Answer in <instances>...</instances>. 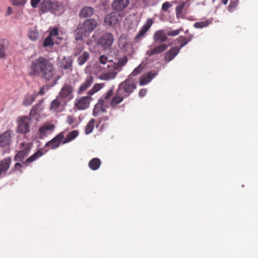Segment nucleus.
Masks as SVG:
<instances>
[{
  "label": "nucleus",
  "mask_w": 258,
  "mask_h": 258,
  "mask_svg": "<svg viewBox=\"0 0 258 258\" xmlns=\"http://www.w3.org/2000/svg\"><path fill=\"white\" fill-rule=\"evenodd\" d=\"M28 73L32 77H40L46 81L53 80L52 86L55 85L59 79V76H55V70L53 63L43 56L31 62Z\"/></svg>",
  "instance_id": "1"
},
{
  "label": "nucleus",
  "mask_w": 258,
  "mask_h": 258,
  "mask_svg": "<svg viewBox=\"0 0 258 258\" xmlns=\"http://www.w3.org/2000/svg\"><path fill=\"white\" fill-rule=\"evenodd\" d=\"M97 21L92 18L84 21L78 24L75 31V39L77 41L82 40L87 37L97 27Z\"/></svg>",
  "instance_id": "2"
},
{
  "label": "nucleus",
  "mask_w": 258,
  "mask_h": 258,
  "mask_svg": "<svg viewBox=\"0 0 258 258\" xmlns=\"http://www.w3.org/2000/svg\"><path fill=\"white\" fill-rule=\"evenodd\" d=\"M127 61V58L124 56L123 59H119L117 62H110L107 66V72L101 75L99 79L102 80L109 81L114 79L117 74L119 72L123 66Z\"/></svg>",
  "instance_id": "3"
},
{
  "label": "nucleus",
  "mask_w": 258,
  "mask_h": 258,
  "mask_svg": "<svg viewBox=\"0 0 258 258\" xmlns=\"http://www.w3.org/2000/svg\"><path fill=\"white\" fill-rule=\"evenodd\" d=\"M32 119L27 116H20L17 118L16 132L26 135L30 132V122Z\"/></svg>",
  "instance_id": "4"
},
{
  "label": "nucleus",
  "mask_w": 258,
  "mask_h": 258,
  "mask_svg": "<svg viewBox=\"0 0 258 258\" xmlns=\"http://www.w3.org/2000/svg\"><path fill=\"white\" fill-rule=\"evenodd\" d=\"M117 89L119 90V91L123 93L125 97H127L136 89V85L135 81L128 77L119 84Z\"/></svg>",
  "instance_id": "5"
},
{
  "label": "nucleus",
  "mask_w": 258,
  "mask_h": 258,
  "mask_svg": "<svg viewBox=\"0 0 258 258\" xmlns=\"http://www.w3.org/2000/svg\"><path fill=\"white\" fill-rule=\"evenodd\" d=\"M114 41L112 34L107 32L102 35L98 40V44L100 45L104 49H109Z\"/></svg>",
  "instance_id": "6"
},
{
  "label": "nucleus",
  "mask_w": 258,
  "mask_h": 258,
  "mask_svg": "<svg viewBox=\"0 0 258 258\" xmlns=\"http://www.w3.org/2000/svg\"><path fill=\"white\" fill-rule=\"evenodd\" d=\"M14 132L12 130H8L0 135V147H9L12 143V138Z\"/></svg>",
  "instance_id": "7"
},
{
  "label": "nucleus",
  "mask_w": 258,
  "mask_h": 258,
  "mask_svg": "<svg viewBox=\"0 0 258 258\" xmlns=\"http://www.w3.org/2000/svg\"><path fill=\"white\" fill-rule=\"evenodd\" d=\"M64 138V132H61L57 135L54 137L52 139L47 142L45 146L49 147L50 149H55L57 148L59 145L62 144V139Z\"/></svg>",
  "instance_id": "8"
},
{
  "label": "nucleus",
  "mask_w": 258,
  "mask_h": 258,
  "mask_svg": "<svg viewBox=\"0 0 258 258\" xmlns=\"http://www.w3.org/2000/svg\"><path fill=\"white\" fill-rule=\"evenodd\" d=\"M43 99H41L37 104L32 108L29 113V117L32 119L35 120L37 121L39 120L40 114L43 109Z\"/></svg>",
  "instance_id": "9"
},
{
  "label": "nucleus",
  "mask_w": 258,
  "mask_h": 258,
  "mask_svg": "<svg viewBox=\"0 0 258 258\" xmlns=\"http://www.w3.org/2000/svg\"><path fill=\"white\" fill-rule=\"evenodd\" d=\"M92 99V98L90 95L82 97L80 99H76L75 106L78 110H85L89 106Z\"/></svg>",
  "instance_id": "10"
},
{
  "label": "nucleus",
  "mask_w": 258,
  "mask_h": 258,
  "mask_svg": "<svg viewBox=\"0 0 258 258\" xmlns=\"http://www.w3.org/2000/svg\"><path fill=\"white\" fill-rule=\"evenodd\" d=\"M153 24L152 19H148L146 23L141 27L138 34L135 37V40L138 42L141 41L145 36L146 33L149 30Z\"/></svg>",
  "instance_id": "11"
},
{
  "label": "nucleus",
  "mask_w": 258,
  "mask_h": 258,
  "mask_svg": "<svg viewBox=\"0 0 258 258\" xmlns=\"http://www.w3.org/2000/svg\"><path fill=\"white\" fill-rule=\"evenodd\" d=\"M54 129V125L52 124H44L41 126L38 130L39 138L43 139L44 138L50 134Z\"/></svg>",
  "instance_id": "12"
},
{
  "label": "nucleus",
  "mask_w": 258,
  "mask_h": 258,
  "mask_svg": "<svg viewBox=\"0 0 258 258\" xmlns=\"http://www.w3.org/2000/svg\"><path fill=\"white\" fill-rule=\"evenodd\" d=\"M168 47H170V46H169V43L168 44L162 43L155 47L154 48L147 51L146 54L149 56L158 54L164 51Z\"/></svg>",
  "instance_id": "13"
},
{
  "label": "nucleus",
  "mask_w": 258,
  "mask_h": 258,
  "mask_svg": "<svg viewBox=\"0 0 258 258\" xmlns=\"http://www.w3.org/2000/svg\"><path fill=\"white\" fill-rule=\"evenodd\" d=\"M180 50L177 46L172 47L164 54V60L166 62H169L173 60L179 53Z\"/></svg>",
  "instance_id": "14"
},
{
  "label": "nucleus",
  "mask_w": 258,
  "mask_h": 258,
  "mask_svg": "<svg viewBox=\"0 0 258 258\" xmlns=\"http://www.w3.org/2000/svg\"><path fill=\"white\" fill-rule=\"evenodd\" d=\"M11 162L12 159L10 157L6 158L2 161H0V178L6 175L10 168Z\"/></svg>",
  "instance_id": "15"
},
{
  "label": "nucleus",
  "mask_w": 258,
  "mask_h": 258,
  "mask_svg": "<svg viewBox=\"0 0 258 258\" xmlns=\"http://www.w3.org/2000/svg\"><path fill=\"white\" fill-rule=\"evenodd\" d=\"M129 3L130 0H113L112 7L113 10L119 12L127 7Z\"/></svg>",
  "instance_id": "16"
},
{
  "label": "nucleus",
  "mask_w": 258,
  "mask_h": 258,
  "mask_svg": "<svg viewBox=\"0 0 258 258\" xmlns=\"http://www.w3.org/2000/svg\"><path fill=\"white\" fill-rule=\"evenodd\" d=\"M94 81V77L91 75L88 76L85 81L81 84L79 87L78 94H81L83 92L85 91L89 87L91 86Z\"/></svg>",
  "instance_id": "17"
},
{
  "label": "nucleus",
  "mask_w": 258,
  "mask_h": 258,
  "mask_svg": "<svg viewBox=\"0 0 258 258\" xmlns=\"http://www.w3.org/2000/svg\"><path fill=\"white\" fill-rule=\"evenodd\" d=\"M95 13L94 9L91 7H85L83 8L79 12V16L81 19L90 18Z\"/></svg>",
  "instance_id": "18"
},
{
  "label": "nucleus",
  "mask_w": 258,
  "mask_h": 258,
  "mask_svg": "<svg viewBox=\"0 0 258 258\" xmlns=\"http://www.w3.org/2000/svg\"><path fill=\"white\" fill-rule=\"evenodd\" d=\"M51 9L50 11L52 13L56 15H60L64 12V7L63 5L58 2L52 3Z\"/></svg>",
  "instance_id": "19"
},
{
  "label": "nucleus",
  "mask_w": 258,
  "mask_h": 258,
  "mask_svg": "<svg viewBox=\"0 0 258 258\" xmlns=\"http://www.w3.org/2000/svg\"><path fill=\"white\" fill-rule=\"evenodd\" d=\"M124 98L125 97L123 93L119 91V90L117 89L115 95L111 100L110 106L112 107H115L117 105L121 103Z\"/></svg>",
  "instance_id": "20"
},
{
  "label": "nucleus",
  "mask_w": 258,
  "mask_h": 258,
  "mask_svg": "<svg viewBox=\"0 0 258 258\" xmlns=\"http://www.w3.org/2000/svg\"><path fill=\"white\" fill-rule=\"evenodd\" d=\"M187 44V41H185V36H180L175 40L169 43V46L175 45L180 50V49Z\"/></svg>",
  "instance_id": "21"
},
{
  "label": "nucleus",
  "mask_w": 258,
  "mask_h": 258,
  "mask_svg": "<svg viewBox=\"0 0 258 258\" xmlns=\"http://www.w3.org/2000/svg\"><path fill=\"white\" fill-rule=\"evenodd\" d=\"M153 39L155 42L163 43L167 41L168 38L164 31L160 30L155 32Z\"/></svg>",
  "instance_id": "22"
},
{
  "label": "nucleus",
  "mask_w": 258,
  "mask_h": 258,
  "mask_svg": "<svg viewBox=\"0 0 258 258\" xmlns=\"http://www.w3.org/2000/svg\"><path fill=\"white\" fill-rule=\"evenodd\" d=\"M104 99L102 98L98 100V102L96 104L93 110L92 114L94 116H97L100 112H105L106 109L103 107Z\"/></svg>",
  "instance_id": "23"
},
{
  "label": "nucleus",
  "mask_w": 258,
  "mask_h": 258,
  "mask_svg": "<svg viewBox=\"0 0 258 258\" xmlns=\"http://www.w3.org/2000/svg\"><path fill=\"white\" fill-rule=\"evenodd\" d=\"M118 21V17L115 13L108 14L104 18V23L108 26H111L116 24Z\"/></svg>",
  "instance_id": "24"
},
{
  "label": "nucleus",
  "mask_w": 258,
  "mask_h": 258,
  "mask_svg": "<svg viewBox=\"0 0 258 258\" xmlns=\"http://www.w3.org/2000/svg\"><path fill=\"white\" fill-rule=\"evenodd\" d=\"M73 87L70 84H65L59 93V97L62 99L69 97L73 92Z\"/></svg>",
  "instance_id": "25"
},
{
  "label": "nucleus",
  "mask_w": 258,
  "mask_h": 258,
  "mask_svg": "<svg viewBox=\"0 0 258 258\" xmlns=\"http://www.w3.org/2000/svg\"><path fill=\"white\" fill-rule=\"evenodd\" d=\"M9 46V41L6 39H0V58H4L7 56L6 50Z\"/></svg>",
  "instance_id": "26"
},
{
  "label": "nucleus",
  "mask_w": 258,
  "mask_h": 258,
  "mask_svg": "<svg viewBox=\"0 0 258 258\" xmlns=\"http://www.w3.org/2000/svg\"><path fill=\"white\" fill-rule=\"evenodd\" d=\"M52 3L50 0H41L39 11L42 13L49 12L51 9Z\"/></svg>",
  "instance_id": "27"
},
{
  "label": "nucleus",
  "mask_w": 258,
  "mask_h": 258,
  "mask_svg": "<svg viewBox=\"0 0 258 258\" xmlns=\"http://www.w3.org/2000/svg\"><path fill=\"white\" fill-rule=\"evenodd\" d=\"M43 154L44 153L42 151L38 150L29 158H28L25 162H23V163L24 165H25V166H28L27 163H32L35 161L37 159L41 157Z\"/></svg>",
  "instance_id": "28"
},
{
  "label": "nucleus",
  "mask_w": 258,
  "mask_h": 258,
  "mask_svg": "<svg viewBox=\"0 0 258 258\" xmlns=\"http://www.w3.org/2000/svg\"><path fill=\"white\" fill-rule=\"evenodd\" d=\"M101 164V162L100 159L94 158L89 162L88 166L91 170L95 171L99 168Z\"/></svg>",
  "instance_id": "29"
},
{
  "label": "nucleus",
  "mask_w": 258,
  "mask_h": 258,
  "mask_svg": "<svg viewBox=\"0 0 258 258\" xmlns=\"http://www.w3.org/2000/svg\"><path fill=\"white\" fill-rule=\"evenodd\" d=\"M72 66V59L70 56H64L60 62V68L67 70Z\"/></svg>",
  "instance_id": "30"
},
{
  "label": "nucleus",
  "mask_w": 258,
  "mask_h": 258,
  "mask_svg": "<svg viewBox=\"0 0 258 258\" xmlns=\"http://www.w3.org/2000/svg\"><path fill=\"white\" fill-rule=\"evenodd\" d=\"M89 56L90 54L88 51H83L77 58L78 64L79 66H82L87 61Z\"/></svg>",
  "instance_id": "31"
},
{
  "label": "nucleus",
  "mask_w": 258,
  "mask_h": 258,
  "mask_svg": "<svg viewBox=\"0 0 258 258\" xmlns=\"http://www.w3.org/2000/svg\"><path fill=\"white\" fill-rule=\"evenodd\" d=\"M78 135L79 132L77 130H74L70 132L68 134L66 139L62 141V144H65L71 142V141L75 139L78 136Z\"/></svg>",
  "instance_id": "32"
},
{
  "label": "nucleus",
  "mask_w": 258,
  "mask_h": 258,
  "mask_svg": "<svg viewBox=\"0 0 258 258\" xmlns=\"http://www.w3.org/2000/svg\"><path fill=\"white\" fill-rule=\"evenodd\" d=\"M35 97L34 94H26L23 102V105L26 106L30 105L35 101Z\"/></svg>",
  "instance_id": "33"
},
{
  "label": "nucleus",
  "mask_w": 258,
  "mask_h": 258,
  "mask_svg": "<svg viewBox=\"0 0 258 258\" xmlns=\"http://www.w3.org/2000/svg\"><path fill=\"white\" fill-rule=\"evenodd\" d=\"M32 143L22 142L20 144V150L25 152L26 154H29L32 147Z\"/></svg>",
  "instance_id": "34"
},
{
  "label": "nucleus",
  "mask_w": 258,
  "mask_h": 258,
  "mask_svg": "<svg viewBox=\"0 0 258 258\" xmlns=\"http://www.w3.org/2000/svg\"><path fill=\"white\" fill-rule=\"evenodd\" d=\"M95 119L91 118L85 127V133L86 135H89L91 133L94 128Z\"/></svg>",
  "instance_id": "35"
},
{
  "label": "nucleus",
  "mask_w": 258,
  "mask_h": 258,
  "mask_svg": "<svg viewBox=\"0 0 258 258\" xmlns=\"http://www.w3.org/2000/svg\"><path fill=\"white\" fill-rule=\"evenodd\" d=\"M104 86L103 83H96L93 87L88 92V94L90 96L101 90Z\"/></svg>",
  "instance_id": "36"
},
{
  "label": "nucleus",
  "mask_w": 258,
  "mask_h": 258,
  "mask_svg": "<svg viewBox=\"0 0 258 258\" xmlns=\"http://www.w3.org/2000/svg\"><path fill=\"white\" fill-rule=\"evenodd\" d=\"M212 23V20H207L205 21H201L195 23L194 26L195 28L201 29L209 26Z\"/></svg>",
  "instance_id": "37"
},
{
  "label": "nucleus",
  "mask_w": 258,
  "mask_h": 258,
  "mask_svg": "<svg viewBox=\"0 0 258 258\" xmlns=\"http://www.w3.org/2000/svg\"><path fill=\"white\" fill-rule=\"evenodd\" d=\"M28 154H26L25 152L18 151L14 157V161L23 162V160L28 156Z\"/></svg>",
  "instance_id": "38"
},
{
  "label": "nucleus",
  "mask_w": 258,
  "mask_h": 258,
  "mask_svg": "<svg viewBox=\"0 0 258 258\" xmlns=\"http://www.w3.org/2000/svg\"><path fill=\"white\" fill-rule=\"evenodd\" d=\"M54 41L52 38L48 36L43 41V46L46 47H52L54 45Z\"/></svg>",
  "instance_id": "39"
},
{
  "label": "nucleus",
  "mask_w": 258,
  "mask_h": 258,
  "mask_svg": "<svg viewBox=\"0 0 258 258\" xmlns=\"http://www.w3.org/2000/svg\"><path fill=\"white\" fill-rule=\"evenodd\" d=\"M239 3V0L231 1L230 4L228 6L227 10L229 12H233L236 7L237 6Z\"/></svg>",
  "instance_id": "40"
},
{
  "label": "nucleus",
  "mask_w": 258,
  "mask_h": 258,
  "mask_svg": "<svg viewBox=\"0 0 258 258\" xmlns=\"http://www.w3.org/2000/svg\"><path fill=\"white\" fill-rule=\"evenodd\" d=\"M28 37L32 41H36L39 37V34L38 31L33 30L29 32Z\"/></svg>",
  "instance_id": "41"
},
{
  "label": "nucleus",
  "mask_w": 258,
  "mask_h": 258,
  "mask_svg": "<svg viewBox=\"0 0 258 258\" xmlns=\"http://www.w3.org/2000/svg\"><path fill=\"white\" fill-rule=\"evenodd\" d=\"M182 30V28L176 30H169L167 31V35L169 36H175L178 35Z\"/></svg>",
  "instance_id": "42"
},
{
  "label": "nucleus",
  "mask_w": 258,
  "mask_h": 258,
  "mask_svg": "<svg viewBox=\"0 0 258 258\" xmlns=\"http://www.w3.org/2000/svg\"><path fill=\"white\" fill-rule=\"evenodd\" d=\"M99 62L103 65L109 64L110 62H113L111 60H108V57L104 55H102L99 57Z\"/></svg>",
  "instance_id": "43"
},
{
  "label": "nucleus",
  "mask_w": 258,
  "mask_h": 258,
  "mask_svg": "<svg viewBox=\"0 0 258 258\" xmlns=\"http://www.w3.org/2000/svg\"><path fill=\"white\" fill-rule=\"evenodd\" d=\"M143 69V67L141 64L139 65L134 69V70L133 71V72L131 73V74L128 77L130 78V77L131 76H136L137 75H138V74H140L142 72Z\"/></svg>",
  "instance_id": "44"
},
{
  "label": "nucleus",
  "mask_w": 258,
  "mask_h": 258,
  "mask_svg": "<svg viewBox=\"0 0 258 258\" xmlns=\"http://www.w3.org/2000/svg\"><path fill=\"white\" fill-rule=\"evenodd\" d=\"M185 6V4L184 2H182L180 3L179 5L176 6L175 11L177 16L181 14L182 12L184 7Z\"/></svg>",
  "instance_id": "45"
},
{
  "label": "nucleus",
  "mask_w": 258,
  "mask_h": 258,
  "mask_svg": "<svg viewBox=\"0 0 258 258\" xmlns=\"http://www.w3.org/2000/svg\"><path fill=\"white\" fill-rule=\"evenodd\" d=\"M157 74L158 72L155 70H151L147 74L146 77L150 82Z\"/></svg>",
  "instance_id": "46"
},
{
  "label": "nucleus",
  "mask_w": 258,
  "mask_h": 258,
  "mask_svg": "<svg viewBox=\"0 0 258 258\" xmlns=\"http://www.w3.org/2000/svg\"><path fill=\"white\" fill-rule=\"evenodd\" d=\"M60 105V101L57 99L53 100L51 103L50 108L52 109H57Z\"/></svg>",
  "instance_id": "47"
},
{
  "label": "nucleus",
  "mask_w": 258,
  "mask_h": 258,
  "mask_svg": "<svg viewBox=\"0 0 258 258\" xmlns=\"http://www.w3.org/2000/svg\"><path fill=\"white\" fill-rule=\"evenodd\" d=\"M48 36L51 38L56 37L58 35V30L57 28H53L49 29Z\"/></svg>",
  "instance_id": "48"
},
{
  "label": "nucleus",
  "mask_w": 258,
  "mask_h": 258,
  "mask_svg": "<svg viewBox=\"0 0 258 258\" xmlns=\"http://www.w3.org/2000/svg\"><path fill=\"white\" fill-rule=\"evenodd\" d=\"M26 3V0H12V3L14 6L18 7L23 6Z\"/></svg>",
  "instance_id": "49"
},
{
  "label": "nucleus",
  "mask_w": 258,
  "mask_h": 258,
  "mask_svg": "<svg viewBox=\"0 0 258 258\" xmlns=\"http://www.w3.org/2000/svg\"><path fill=\"white\" fill-rule=\"evenodd\" d=\"M109 120V117L107 116H102V117L99 118L97 120V124L96 125V127L97 128L99 127L100 125L103 121H107Z\"/></svg>",
  "instance_id": "50"
},
{
  "label": "nucleus",
  "mask_w": 258,
  "mask_h": 258,
  "mask_svg": "<svg viewBox=\"0 0 258 258\" xmlns=\"http://www.w3.org/2000/svg\"><path fill=\"white\" fill-rule=\"evenodd\" d=\"M150 81L147 79L146 75L145 76H143L140 78V85L141 86H144L149 83Z\"/></svg>",
  "instance_id": "51"
},
{
  "label": "nucleus",
  "mask_w": 258,
  "mask_h": 258,
  "mask_svg": "<svg viewBox=\"0 0 258 258\" xmlns=\"http://www.w3.org/2000/svg\"><path fill=\"white\" fill-rule=\"evenodd\" d=\"M171 6L172 5L169 2H166L162 5V10L166 12Z\"/></svg>",
  "instance_id": "52"
},
{
  "label": "nucleus",
  "mask_w": 258,
  "mask_h": 258,
  "mask_svg": "<svg viewBox=\"0 0 258 258\" xmlns=\"http://www.w3.org/2000/svg\"><path fill=\"white\" fill-rule=\"evenodd\" d=\"M113 92V89H110L106 93L104 94L103 95L104 98H102L104 99V101L105 100H107L112 95Z\"/></svg>",
  "instance_id": "53"
},
{
  "label": "nucleus",
  "mask_w": 258,
  "mask_h": 258,
  "mask_svg": "<svg viewBox=\"0 0 258 258\" xmlns=\"http://www.w3.org/2000/svg\"><path fill=\"white\" fill-rule=\"evenodd\" d=\"M40 2L41 0H31V5L32 7L36 8L37 7L38 3Z\"/></svg>",
  "instance_id": "54"
},
{
  "label": "nucleus",
  "mask_w": 258,
  "mask_h": 258,
  "mask_svg": "<svg viewBox=\"0 0 258 258\" xmlns=\"http://www.w3.org/2000/svg\"><path fill=\"white\" fill-rule=\"evenodd\" d=\"M147 93V89H141L139 92V97L142 98L144 97Z\"/></svg>",
  "instance_id": "55"
},
{
  "label": "nucleus",
  "mask_w": 258,
  "mask_h": 258,
  "mask_svg": "<svg viewBox=\"0 0 258 258\" xmlns=\"http://www.w3.org/2000/svg\"><path fill=\"white\" fill-rule=\"evenodd\" d=\"M44 94V87H42L40 88V90L37 93H35V95L36 97L38 95H43Z\"/></svg>",
  "instance_id": "56"
},
{
  "label": "nucleus",
  "mask_w": 258,
  "mask_h": 258,
  "mask_svg": "<svg viewBox=\"0 0 258 258\" xmlns=\"http://www.w3.org/2000/svg\"><path fill=\"white\" fill-rule=\"evenodd\" d=\"M74 119L73 117H72L70 115L68 116L67 119V123H68L69 124H72L74 122Z\"/></svg>",
  "instance_id": "57"
},
{
  "label": "nucleus",
  "mask_w": 258,
  "mask_h": 258,
  "mask_svg": "<svg viewBox=\"0 0 258 258\" xmlns=\"http://www.w3.org/2000/svg\"><path fill=\"white\" fill-rule=\"evenodd\" d=\"M194 37V36L192 34H189L187 36H185V41H187V44L188 42L191 41Z\"/></svg>",
  "instance_id": "58"
},
{
  "label": "nucleus",
  "mask_w": 258,
  "mask_h": 258,
  "mask_svg": "<svg viewBox=\"0 0 258 258\" xmlns=\"http://www.w3.org/2000/svg\"><path fill=\"white\" fill-rule=\"evenodd\" d=\"M13 11L12 10V8L10 7H8L7 8V12L5 14V16H8L10 15L11 14H12L13 13Z\"/></svg>",
  "instance_id": "59"
},
{
  "label": "nucleus",
  "mask_w": 258,
  "mask_h": 258,
  "mask_svg": "<svg viewBox=\"0 0 258 258\" xmlns=\"http://www.w3.org/2000/svg\"><path fill=\"white\" fill-rule=\"evenodd\" d=\"M22 164L20 162H17L15 164L14 167L15 170H20V169L22 167Z\"/></svg>",
  "instance_id": "60"
},
{
  "label": "nucleus",
  "mask_w": 258,
  "mask_h": 258,
  "mask_svg": "<svg viewBox=\"0 0 258 258\" xmlns=\"http://www.w3.org/2000/svg\"><path fill=\"white\" fill-rule=\"evenodd\" d=\"M221 1L223 4L226 5L228 3V0H221Z\"/></svg>",
  "instance_id": "61"
},
{
  "label": "nucleus",
  "mask_w": 258,
  "mask_h": 258,
  "mask_svg": "<svg viewBox=\"0 0 258 258\" xmlns=\"http://www.w3.org/2000/svg\"><path fill=\"white\" fill-rule=\"evenodd\" d=\"M103 127H104V125H103V124H102V125H101L100 129L101 130V129H102V128H103Z\"/></svg>",
  "instance_id": "62"
},
{
  "label": "nucleus",
  "mask_w": 258,
  "mask_h": 258,
  "mask_svg": "<svg viewBox=\"0 0 258 258\" xmlns=\"http://www.w3.org/2000/svg\"><path fill=\"white\" fill-rule=\"evenodd\" d=\"M188 32V30H186L185 31V33L186 34Z\"/></svg>",
  "instance_id": "63"
},
{
  "label": "nucleus",
  "mask_w": 258,
  "mask_h": 258,
  "mask_svg": "<svg viewBox=\"0 0 258 258\" xmlns=\"http://www.w3.org/2000/svg\"><path fill=\"white\" fill-rule=\"evenodd\" d=\"M78 54H79V53L76 52V53L75 54V56H76V55H78Z\"/></svg>",
  "instance_id": "64"
}]
</instances>
